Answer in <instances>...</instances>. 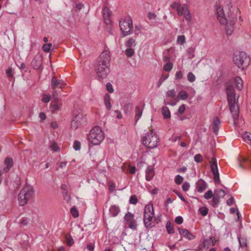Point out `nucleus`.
Instances as JSON below:
<instances>
[{"label":"nucleus","instance_id":"f257e3e1","mask_svg":"<svg viewBox=\"0 0 251 251\" xmlns=\"http://www.w3.org/2000/svg\"><path fill=\"white\" fill-rule=\"evenodd\" d=\"M110 56L108 51H103L100 55L96 66V73L100 78H105L109 73Z\"/></svg>","mask_w":251,"mask_h":251},{"label":"nucleus","instance_id":"f03ea898","mask_svg":"<svg viewBox=\"0 0 251 251\" xmlns=\"http://www.w3.org/2000/svg\"><path fill=\"white\" fill-rule=\"evenodd\" d=\"M227 99L229 109L234 120L238 119L239 109L237 104L238 97L236 99L234 87L231 85H228L226 88Z\"/></svg>","mask_w":251,"mask_h":251},{"label":"nucleus","instance_id":"7ed1b4c3","mask_svg":"<svg viewBox=\"0 0 251 251\" xmlns=\"http://www.w3.org/2000/svg\"><path fill=\"white\" fill-rule=\"evenodd\" d=\"M217 18L221 24L225 25L226 32L227 35H231L234 30L235 21L233 19L227 20L225 15L223 8L221 6H218L216 8Z\"/></svg>","mask_w":251,"mask_h":251},{"label":"nucleus","instance_id":"20e7f679","mask_svg":"<svg viewBox=\"0 0 251 251\" xmlns=\"http://www.w3.org/2000/svg\"><path fill=\"white\" fill-rule=\"evenodd\" d=\"M144 222L146 227L151 228L154 226L158 221L154 217L153 207L152 204H149L145 207Z\"/></svg>","mask_w":251,"mask_h":251},{"label":"nucleus","instance_id":"39448f33","mask_svg":"<svg viewBox=\"0 0 251 251\" xmlns=\"http://www.w3.org/2000/svg\"><path fill=\"white\" fill-rule=\"evenodd\" d=\"M142 141L146 147L153 149L158 146L159 139L158 135L152 130H151L142 138Z\"/></svg>","mask_w":251,"mask_h":251},{"label":"nucleus","instance_id":"423d86ee","mask_svg":"<svg viewBox=\"0 0 251 251\" xmlns=\"http://www.w3.org/2000/svg\"><path fill=\"white\" fill-rule=\"evenodd\" d=\"M104 138V133L99 126L92 128L88 136L89 141L94 145H98Z\"/></svg>","mask_w":251,"mask_h":251},{"label":"nucleus","instance_id":"0eeeda50","mask_svg":"<svg viewBox=\"0 0 251 251\" xmlns=\"http://www.w3.org/2000/svg\"><path fill=\"white\" fill-rule=\"evenodd\" d=\"M170 7L177 12L178 16H183L185 20L188 22L192 20V16L186 4H181L176 1L173 2Z\"/></svg>","mask_w":251,"mask_h":251},{"label":"nucleus","instance_id":"6e6552de","mask_svg":"<svg viewBox=\"0 0 251 251\" xmlns=\"http://www.w3.org/2000/svg\"><path fill=\"white\" fill-rule=\"evenodd\" d=\"M34 191L30 185H25L20 191L18 200L21 205H25L27 201L32 198Z\"/></svg>","mask_w":251,"mask_h":251},{"label":"nucleus","instance_id":"1a4fd4ad","mask_svg":"<svg viewBox=\"0 0 251 251\" xmlns=\"http://www.w3.org/2000/svg\"><path fill=\"white\" fill-rule=\"evenodd\" d=\"M233 61L236 65L242 69L247 67L250 64V59L244 52H237L234 54Z\"/></svg>","mask_w":251,"mask_h":251},{"label":"nucleus","instance_id":"9d476101","mask_svg":"<svg viewBox=\"0 0 251 251\" xmlns=\"http://www.w3.org/2000/svg\"><path fill=\"white\" fill-rule=\"evenodd\" d=\"M210 153L212 154V155L211 158H210V155H209L208 154H205V157L206 158L207 160L209 161L211 171L213 174L214 179L215 182L217 183H219L220 182V180L217 166V159L212 151L210 152Z\"/></svg>","mask_w":251,"mask_h":251},{"label":"nucleus","instance_id":"9b49d317","mask_svg":"<svg viewBox=\"0 0 251 251\" xmlns=\"http://www.w3.org/2000/svg\"><path fill=\"white\" fill-rule=\"evenodd\" d=\"M121 30L124 36L130 35L132 33L133 24L130 17H126L119 22Z\"/></svg>","mask_w":251,"mask_h":251},{"label":"nucleus","instance_id":"f8f14e48","mask_svg":"<svg viewBox=\"0 0 251 251\" xmlns=\"http://www.w3.org/2000/svg\"><path fill=\"white\" fill-rule=\"evenodd\" d=\"M86 123V119L82 114H78L73 119L71 123V127L74 129H77L80 126Z\"/></svg>","mask_w":251,"mask_h":251},{"label":"nucleus","instance_id":"ddd939ff","mask_svg":"<svg viewBox=\"0 0 251 251\" xmlns=\"http://www.w3.org/2000/svg\"><path fill=\"white\" fill-rule=\"evenodd\" d=\"M226 195L224 190L221 189H218L214 191L212 199V205L214 207L217 206L221 198H223Z\"/></svg>","mask_w":251,"mask_h":251},{"label":"nucleus","instance_id":"4468645a","mask_svg":"<svg viewBox=\"0 0 251 251\" xmlns=\"http://www.w3.org/2000/svg\"><path fill=\"white\" fill-rule=\"evenodd\" d=\"M66 84L64 82L63 80L57 79L56 77L53 76L51 78V87L53 90H54L56 88H62Z\"/></svg>","mask_w":251,"mask_h":251},{"label":"nucleus","instance_id":"2eb2a0df","mask_svg":"<svg viewBox=\"0 0 251 251\" xmlns=\"http://www.w3.org/2000/svg\"><path fill=\"white\" fill-rule=\"evenodd\" d=\"M42 63V57L41 55L37 54L31 62V65L34 69L41 68Z\"/></svg>","mask_w":251,"mask_h":251},{"label":"nucleus","instance_id":"dca6fc26","mask_svg":"<svg viewBox=\"0 0 251 251\" xmlns=\"http://www.w3.org/2000/svg\"><path fill=\"white\" fill-rule=\"evenodd\" d=\"M178 230L180 234L189 240L195 238V236L191 234L187 229L179 227Z\"/></svg>","mask_w":251,"mask_h":251},{"label":"nucleus","instance_id":"f3484780","mask_svg":"<svg viewBox=\"0 0 251 251\" xmlns=\"http://www.w3.org/2000/svg\"><path fill=\"white\" fill-rule=\"evenodd\" d=\"M103 14L104 21L106 24H110L111 23L110 17L111 15V12L110 9L107 7H104L103 9Z\"/></svg>","mask_w":251,"mask_h":251},{"label":"nucleus","instance_id":"a211bd4d","mask_svg":"<svg viewBox=\"0 0 251 251\" xmlns=\"http://www.w3.org/2000/svg\"><path fill=\"white\" fill-rule=\"evenodd\" d=\"M207 184L202 179L199 180L196 183L197 190L200 193L203 192L207 188Z\"/></svg>","mask_w":251,"mask_h":251},{"label":"nucleus","instance_id":"6ab92c4d","mask_svg":"<svg viewBox=\"0 0 251 251\" xmlns=\"http://www.w3.org/2000/svg\"><path fill=\"white\" fill-rule=\"evenodd\" d=\"M220 125L221 122L219 119L218 117L214 118L212 122V126L213 131L215 134H217L219 129Z\"/></svg>","mask_w":251,"mask_h":251},{"label":"nucleus","instance_id":"aec40b11","mask_svg":"<svg viewBox=\"0 0 251 251\" xmlns=\"http://www.w3.org/2000/svg\"><path fill=\"white\" fill-rule=\"evenodd\" d=\"M5 164L6 166L3 168V170L7 173L13 165V159L10 157H6L5 159Z\"/></svg>","mask_w":251,"mask_h":251},{"label":"nucleus","instance_id":"412c9836","mask_svg":"<svg viewBox=\"0 0 251 251\" xmlns=\"http://www.w3.org/2000/svg\"><path fill=\"white\" fill-rule=\"evenodd\" d=\"M154 176L153 169L151 167L147 168L146 172V178L147 180L150 181L152 179Z\"/></svg>","mask_w":251,"mask_h":251},{"label":"nucleus","instance_id":"4be33fe9","mask_svg":"<svg viewBox=\"0 0 251 251\" xmlns=\"http://www.w3.org/2000/svg\"><path fill=\"white\" fill-rule=\"evenodd\" d=\"M234 82L237 89L241 90L243 88V81L241 77L239 76L235 77L234 78Z\"/></svg>","mask_w":251,"mask_h":251},{"label":"nucleus","instance_id":"5701e85b","mask_svg":"<svg viewBox=\"0 0 251 251\" xmlns=\"http://www.w3.org/2000/svg\"><path fill=\"white\" fill-rule=\"evenodd\" d=\"M109 212L112 216L116 217L120 212V209L116 205H112L109 209Z\"/></svg>","mask_w":251,"mask_h":251},{"label":"nucleus","instance_id":"b1692460","mask_svg":"<svg viewBox=\"0 0 251 251\" xmlns=\"http://www.w3.org/2000/svg\"><path fill=\"white\" fill-rule=\"evenodd\" d=\"M104 104L107 110H110L111 108L110 103V97L109 94H106L104 98Z\"/></svg>","mask_w":251,"mask_h":251},{"label":"nucleus","instance_id":"393cba45","mask_svg":"<svg viewBox=\"0 0 251 251\" xmlns=\"http://www.w3.org/2000/svg\"><path fill=\"white\" fill-rule=\"evenodd\" d=\"M162 113L165 119H169L171 117L170 112L167 106H163L162 108Z\"/></svg>","mask_w":251,"mask_h":251},{"label":"nucleus","instance_id":"a878e982","mask_svg":"<svg viewBox=\"0 0 251 251\" xmlns=\"http://www.w3.org/2000/svg\"><path fill=\"white\" fill-rule=\"evenodd\" d=\"M126 48H133L136 46V41L135 39L130 38L128 41L125 44Z\"/></svg>","mask_w":251,"mask_h":251},{"label":"nucleus","instance_id":"bb28decb","mask_svg":"<svg viewBox=\"0 0 251 251\" xmlns=\"http://www.w3.org/2000/svg\"><path fill=\"white\" fill-rule=\"evenodd\" d=\"M188 97L187 93L184 90L180 91L177 95V98L181 100H185Z\"/></svg>","mask_w":251,"mask_h":251},{"label":"nucleus","instance_id":"cd10ccee","mask_svg":"<svg viewBox=\"0 0 251 251\" xmlns=\"http://www.w3.org/2000/svg\"><path fill=\"white\" fill-rule=\"evenodd\" d=\"M142 115V110L139 106H136L135 108V119L137 122Z\"/></svg>","mask_w":251,"mask_h":251},{"label":"nucleus","instance_id":"c85d7f7f","mask_svg":"<svg viewBox=\"0 0 251 251\" xmlns=\"http://www.w3.org/2000/svg\"><path fill=\"white\" fill-rule=\"evenodd\" d=\"M65 237L66 243L69 246H71L74 244V240L72 238V237H71L70 234H66L65 235Z\"/></svg>","mask_w":251,"mask_h":251},{"label":"nucleus","instance_id":"c756f323","mask_svg":"<svg viewBox=\"0 0 251 251\" xmlns=\"http://www.w3.org/2000/svg\"><path fill=\"white\" fill-rule=\"evenodd\" d=\"M195 49L194 48H192V47H191V48H189L187 50V53L188 55V58H193L195 56Z\"/></svg>","mask_w":251,"mask_h":251},{"label":"nucleus","instance_id":"7c9ffc66","mask_svg":"<svg viewBox=\"0 0 251 251\" xmlns=\"http://www.w3.org/2000/svg\"><path fill=\"white\" fill-rule=\"evenodd\" d=\"M239 242L241 247H246L247 246V239L245 237H240L238 238Z\"/></svg>","mask_w":251,"mask_h":251},{"label":"nucleus","instance_id":"2f4dec72","mask_svg":"<svg viewBox=\"0 0 251 251\" xmlns=\"http://www.w3.org/2000/svg\"><path fill=\"white\" fill-rule=\"evenodd\" d=\"M134 53V50L133 48H127V49L125 50V53L127 57H131Z\"/></svg>","mask_w":251,"mask_h":251},{"label":"nucleus","instance_id":"473e14b6","mask_svg":"<svg viewBox=\"0 0 251 251\" xmlns=\"http://www.w3.org/2000/svg\"><path fill=\"white\" fill-rule=\"evenodd\" d=\"M125 219L127 223L132 221L134 219V215L130 212H128L125 217Z\"/></svg>","mask_w":251,"mask_h":251},{"label":"nucleus","instance_id":"72a5a7b5","mask_svg":"<svg viewBox=\"0 0 251 251\" xmlns=\"http://www.w3.org/2000/svg\"><path fill=\"white\" fill-rule=\"evenodd\" d=\"M50 148L54 151H60V148L55 142L51 143Z\"/></svg>","mask_w":251,"mask_h":251},{"label":"nucleus","instance_id":"f704fd0d","mask_svg":"<svg viewBox=\"0 0 251 251\" xmlns=\"http://www.w3.org/2000/svg\"><path fill=\"white\" fill-rule=\"evenodd\" d=\"M176 92L174 89L168 90L166 92V96L168 97L174 98L176 97Z\"/></svg>","mask_w":251,"mask_h":251},{"label":"nucleus","instance_id":"c9c22d12","mask_svg":"<svg viewBox=\"0 0 251 251\" xmlns=\"http://www.w3.org/2000/svg\"><path fill=\"white\" fill-rule=\"evenodd\" d=\"M214 193L212 192V190H209L207 191L204 195V198L206 200H209L211 198H213Z\"/></svg>","mask_w":251,"mask_h":251},{"label":"nucleus","instance_id":"e433bc0d","mask_svg":"<svg viewBox=\"0 0 251 251\" xmlns=\"http://www.w3.org/2000/svg\"><path fill=\"white\" fill-rule=\"evenodd\" d=\"M127 224L128 226V227L130 228L134 229V230L136 229L137 224L136 223L135 220L131 221L128 222Z\"/></svg>","mask_w":251,"mask_h":251},{"label":"nucleus","instance_id":"4c0bfd02","mask_svg":"<svg viewBox=\"0 0 251 251\" xmlns=\"http://www.w3.org/2000/svg\"><path fill=\"white\" fill-rule=\"evenodd\" d=\"M168 75H162L161 77L160 78L158 83H157V87H159L162 84V83H163V82L164 81H165L168 77Z\"/></svg>","mask_w":251,"mask_h":251},{"label":"nucleus","instance_id":"58836bf2","mask_svg":"<svg viewBox=\"0 0 251 251\" xmlns=\"http://www.w3.org/2000/svg\"><path fill=\"white\" fill-rule=\"evenodd\" d=\"M173 66L172 63L167 62L164 66V70L167 72H169L172 69Z\"/></svg>","mask_w":251,"mask_h":251},{"label":"nucleus","instance_id":"ea45409f","mask_svg":"<svg viewBox=\"0 0 251 251\" xmlns=\"http://www.w3.org/2000/svg\"><path fill=\"white\" fill-rule=\"evenodd\" d=\"M70 212H71L72 216L74 218H77L78 217V216H79L78 212L77 210L75 207H73L71 209Z\"/></svg>","mask_w":251,"mask_h":251},{"label":"nucleus","instance_id":"a19ab883","mask_svg":"<svg viewBox=\"0 0 251 251\" xmlns=\"http://www.w3.org/2000/svg\"><path fill=\"white\" fill-rule=\"evenodd\" d=\"M108 189L110 192L114 191L115 189V184L112 181H109L108 182Z\"/></svg>","mask_w":251,"mask_h":251},{"label":"nucleus","instance_id":"79ce46f5","mask_svg":"<svg viewBox=\"0 0 251 251\" xmlns=\"http://www.w3.org/2000/svg\"><path fill=\"white\" fill-rule=\"evenodd\" d=\"M187 79L189 81L193 82L195 80L196 77L192 73L190 72L187 75Z\"/></svg>","mask_w":251,"mask_h":251},{"label":"nucleus","instance_id":"37998d69","mask_svg":"<svg viewBox=\"0 0 251 251\" xmlns=\"http://www.w3.org/2000/svg\"><path fill=\"white\" fill-rule=\"evenodd\" d=\"M52 47V44L51 43H49L47 44H45L43 46V50L45 52H49L50 50V48Z\"/></svg>","mask_w":251,"mask_h":251},{"label":"nucleus","instance_id":"c03bdc74","mask_svg":"<svg viewBox=\"0 0 251 251\" xmlns=\"http://www.w3.org/2000/svg\"><path fill=\"white\" fill-rule=\"evenodd\" d=\"M62 194L64 200H65L68 202H69L71 200V198L68 194V192H62Z\"/></svg>","mask_w":251,"mask_h":251},{"label":"nucleus","instance_id":"a18cd8bd","mask_svg":"<svg viewBox=\"0 0 251 251\" xmlns=\"http://www.w3.org/2000/svg\"><path fill=\"white\" fill-rule=\"evenodd\" d=\"M243 138L245 140L251 141V133L248 132H245L243 134Z\"/></svg>","mask_w":251,"mask_h":251},{"label":"nucleus","instance_id":"49530a36","mask_svg":"<svg viewBox=\"0 0 251 251\" xmlns=\"http://www.w3.org/2000/svg\"><path fill=\"white\" fill-rule=\"evenodd\" d=\"M183 180V178L180 175H177L176 176L175 181L176 184L179 185L180 184Z\"/></svg>","mask_w":251,"mask_h":251},{"label":"nucleus","instance_id":"de8ad7c7","mask_svg":"<svg viewBox=\"0 0 251 251\" xmlns=\"http://www.w3.org/2000/svg\"><path fill=\"white\" fill-rule=\"evenodd\" d=\"M194 160L197 163H200L202 161L203 157L200 154H197L194 156Z\"/></svg>","mask_w":251,"mask_h":251},{"label":"nucleus","instance_id":"09e8293b","mask_svg":"<svg viewBox=\"0 0 251 251\" xmlns=\"http://www.w3.org/2000/svg\"><path fill=\"white\" fill-rule=\"evenodd\" d=\"M81 144L78 141H75L73 144V148L76 151H78L80 149Z\"/></svg>","mask_w":251,"mask_h":251},{"label":"nucleus","instance_id":"8fccbe9b","mask_svg":"<svg viewBox=\"0 0 251 251\" xmlns=\"http://www.w3.org/2000/svg\"><path fill=\"white\" fill-rule=\"evenodd\" d=\"M166 229H167L168 232L169 234H172L174 232V227L172 226L170 224L167 223V224L166 225Z\"/></svg>","mask_w":251,"mask_h":251},{"label":"nucleus","instance_id":"3c124183","mask_svg":"<svg viewBox=\"0 0 251 251\" xmlns=\"http://www.w3.org/2000/svg\"><path fill=\"white\" fill-rule=\"evenodd\" d=\"M177 41L181 45H183L185 42V36L184 35L178 36L177 37Z\"/></svg>","mask_w":251,"mask_h":251},{"label":"nucleus","instance_id":"603ef678","mask_svg":"<svg viewBox=\"0 0 251 251\" xmlns=\"http://www.w3.org/2000/svg\"><path fill=\"white\" fill-rule=\"evenodd\" d=\"M211 245V244L210 239H205L203 240V245L204 247L208 248Z\"/></svg>","mask_w":251,"mask_h":251},{"label":"nucleus","instance_id":"864d4df0","mask_svg":"<svg viewBox=\"0 0 251 251\" xmlns=\"http://www.w3.org/2000/svg\"><path fill=\"white\" fill-rule=\"evenodd\" d=\"M129 202L130 203L133 204H135L137 202V199L136 196L135 195H132L130 197L129 199Z\"/></svg>","mask_w":251,"mask_h":251},{"label":"nucleus","instance_id":"5fc2aeb1","mask_svg":"<svg viewBox=\"0 0 251 251\" xmlns=\"http://www.w3.org/2000/svg\"><path fill=\"white\" fill-rule=\"evenodd\" d=\"M201 214L202 216H206L208 213V209L206 207H202L200 209Z\"/></svg>","mask_w":251,"mask_h":251},{"label":"nucleus","instance_id":"6e6d98bb","mask_svg":"<svg viewBox=\"0 0 251 251\" xmlns=\"http://www.w3.org/2000/svg\"><path fill=\"white\" fill-rule=\"evenodd\" d=\"M106 90L109 93H113L114 91L112 85L110 83H107L106 85Z\"/></svg>","mask_w":251,"mask_h":251},{"label":"nucleus","instance_id":"4d7b16f0","mask_svg":"<svg viewBox=\"0 0 251 251\" xmlns=\"http://www.w3.org/2000/svg\"><path fill=\"white\" fill-rule=\"evenodd\" d=\"M50 100V96L49 95H44L42 100L45 103L49 102Z\"/></svg>","mask_w":251,"mask_h":251},{"label":"nucleus","instance_id":"13d9d810","mask_svg":"<svg viewBox=\"0 0 251 251\" xmlns=\"http://www.w3.org/2000/svg\"><path fill=\"white\" fill-rule=\"evenodd\" d=\"M183 220L182 217L177 216L175 219V222L178 225H180L183 223Z\"/></svg>","mask_w":251,"mask_h":251},{"label":"nucleus","instance_id":"bf43d9fd","mask_svg":"<svg viewBox=\"0 0 251 251\" xmlns=\"http://www.w3.org/2000/svg\"><path fill=\"white\" fill-rule=\"evenodd\" d=\"M182 189L184 191H187L189 190L190 187V185L187 182H185L183 183L182 185Z\"/></svg>","mask_w":251,"mask_h":251},{"label":"nucleus","instance_id":"052dcab7","mask_svg":"<svg viewBox=\"0 0 251 251\" xmlns=\"http://www.w3.org/2000/svg\"><path fill=\"white\" fill-rule=\"evenodd\" d=\"M185 110V105L184 104H182L179 106L178 109V112L180 114H182Z\"/></svg>","mask_w":251,"mask_h":251},{"label":"nucleus","instance_id":"680f3d73","mask_svg":"<svg viewBox=\"0 0 251 251\" xmlns=\"http://www.w3.org/2000/svg\"><path fill=\"white\" fill-rule=\"evenodd\" d=\"M6 73L8 76L10 77H13L12 69L11 68H9L6 70Z\"/></svg>","mask_w":251,"mask_h":251},{"label":"nucleus","instance_id":"e2e57ef3","mask_svg":"<svg viewBox=\"0 0 251 251\" xmlns=\"http://www.w3.org/2000/svg\"><path fill=\"white\" fill-rule=\"evenodd\" d=\"M115 113L116 114L115 116L118 119H121L122 118V115L121 112L119 110L115 111Z\"/></svg>","mask_w":251,"mask_h":251},{"label":"nucleus","instance_id":"0e129e2a","mask_svg":"<svg viewBox=\"0 0 251 251\" xmlns=\"http://www.w3.org/2000/svg\"><path fill=\"white\" fill-rule=\"evenodd\" d=\"M176 76L177 79H180L182 78V74L181 71H177L176 74Z\"/></svg>","mask_w":251,"mask_h":251},{"label":"nucleus","instance_id":"69168bd1","mask_svg":"<svg viewBox=\"0 0 251 251\" xmlns=\"http://www.w3.org/2000/svg\"><path fill=\"white\" fill-rule=\"evenodd\" d=\"M52 98L54 100H58L57 98V94L56 90H53L52 93Z\"/></svg>","mask_w":251,"mask_h":251},{"label":"nucleus","instance_id":"338daca9","mask_svg":"<svg viewBox=\"0 0 251 251\" xmlns=\"http://www.w3.org/2000/svg\"><path fill=\"white\" fill-rule=\"evenodd\" d=\"M233 202H234V199L232 197H231L230 198H229L227 201H226V203L228 205H231L233 204Z\"/></svg>","mask_w":251,"mask_h":251},{"label":"nucleus","instance_id":"774afa93","mask_svg":"<svg viewBox=\"0 0 251 251\" xmlns=\"http://www.w3.org/2000/svg\"><path fill=\"white\" fill-rule=\"evenodd\" d=\"M95 246L92 244H89L87 245V249L89 251H93L94 250Z\"/></svg>","mask_w":251,"mask_h":251}]
</instances>
